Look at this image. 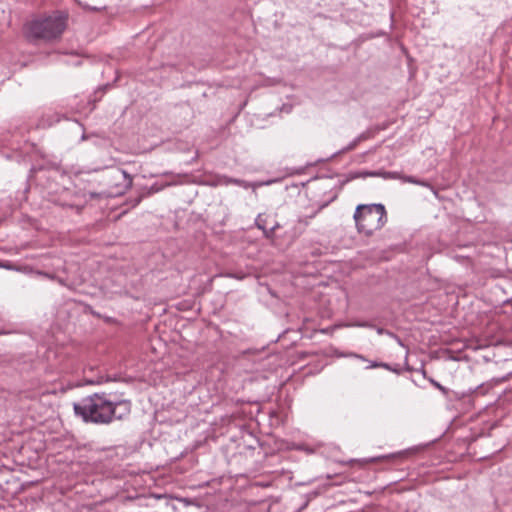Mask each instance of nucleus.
Returning a JSON list of instances; mask_svg holds the SVG:
<instances>
[{"mask_svg":"<svg viewBox=\"0 0 512 512\" xmlns=\"http://www.w3.org/2000/svg\"><path fill=\"white\" fill-rule=\"evenodd\" d=\"M74 411L85 422L109 424L127 417L131 403L128 400L113 401L106 393H94L74 403Z\"/></svg>","mask_w":512,"mask_h":512,"instance_id":"1","label":"nucleus"},{"mask_svg":"<svg viewBox=\"0 0 512 512\" xmlns=\"http://www.w3.org/2000/svg\"><path fill=\"white\" fill-rule=\"evenodd\" d=\"M353 217L358 231L371 235L384 226L386 211L382 204H362L357 206Z\"/></svg>","mask_w":512,"mask_h":512,"instance_id":"2","label":"nucleus"},{"mask_svg":"<svg viewBox=\"0 0 512 512\" xmlns=\"http://www.w3.org/2000/svg\"><path fill=\"white\" fill-rule=\"evenodd\" d=\"M66 25L67 16L61 13H56L39 22L34 20V39H56L64 32Z\"/></svg>","mask_w":512,"mask_h":512,"instance_id":"3","label":"nucleus"},{"mask_svg":"<svg viewBox=\"0 0 512 512\" xmlns=\"http://www.w3.org/2000/svg\"><path fill=\"white\" fill-rule=\"evenodd\" d=\"M115 381V378L104 375L96 371L95 367L89 366L84 369V382L88 385H101L107 382Z\"/></svg>","mask_w":512,"mask_h":512,"instance_id":"4","label":"nucleus"},{"mask_svg":"<svg viewBox=\"0 0 512 512\" xmlns=\"http://www.w3.org/2000/svg\"><path fill=\"white\" fill-rule=\"evenodd\" d=\"M274 182H276V180H268V181L250 183V182H247V181H244L241 179L230 178L227 176H222L217 179L218 185L235 184V185L243 187L244 189L253 188V190H255L256 188L261 187V186L270 185Z\"/></svg>","mask_w":512,"mask_h":512,"instance_id":"5","label":"nucleus"},{"mask_svg":"<svg viewBox=\"0 0 512 512\" xmlns=\"http://www.w3.org/2000/svg\"><path fill=\"white\" fill-rule=\"evenodd\" d=\"M61 120V116L52 109H44L38 112V128H49Z\"/></svg>","mask_w":512,"mask_h":512,"instance_id":"6","label":"nucleus"},{"mask_svg":"<svg viewBox=\"0 0 512 512\" xmlns=\"http://www.w3.org/2000/svg\"><path fill=\"white\" fill-rule=\"evenodd\" d=\"M363 176H381L384 179H400L401 175L398 172H365L362 174Z\"/></svg>","mask_w":512,"mask_h":512,"instance_id":"7","label":"nucleus"},{"mask_svg":"<svg viewBox=\"0 0 512 512\" xmlns=\"http://www.w3.org/2000/svg\"><path fill=\"white\" fill-rule=\"evenodd\" d=\"M364 139H366L365 134L359 135L357 138H355L353 141H351L346 147H344L342 150H340L337 154L345 153V152L355 149L356 146Z\"/></svg>","mask_w":512,"mask_h":512,"instance_id":"8","label":"nucleus"},{"mask_svg":"<svg viewBox=\"0 0 512 512\" xmlns=\"http://www.w3.org/2000/svg\"><path fill=\"white\" fill-rule=\"evenodd\" d=\"M0 267L5 268V269H15V270H18V271H22L24 273H29L30 272V269L27 266H25V267H18V266L13 265L9 261H3V262L0 261Z\"/></svg>","mask_w":512,"mask_h":512,"instance_id":"9","label":"nucleus"},{"mask_svg":"<svg viewBox=\"0 0 512 512\" xmlns=\"http://www.w3.org/2000/svg\"><path fill=\"white\" fill-rule=\"evenodd\" d=\"M256 226L264 232L266 237H270V235L274 231V228L270 229L269 231L265 228V224L264 221L262 220L261 215H259L256 219Z\"/></svg>","mask_w":512,"mask_h":512,"instance_id":"10","label":"nucleus"},{"mask_svg":"<svg viewBox=\"0 0 512 512\" xmlns=\"http://www.w3.org/2000/svg\"><path fill=\"white\" fill-rule=\"evenodd\" d=\"M409 452L407 450L399 451L396 453H391L388 455H384L379 457L378 459H402L404 458Z\"/></svg>","mask_w":512,"mask_h":512,"instance_id":"11","label":"nucleus"},{"mask_svg":"<svg viewBox=\"0 0 512 512\" xmlns=\"http://www.w3.org/2000/svg\"><path fill=\"white\" fill-rule=\"evenodd\" d=\"M400 179H402L405 182L412 183V184L423 185V186L425 185L423 182L415 179L412 176H401Z\"/></svg>","mask_w":512,"mask_h":512,"instance_id":"12","label":"nucleus"},{"mask_svg":"<svg viewBox=\"0 0 512 512\" xmlns=\"http://www.w3.org/2000/svg\"><path fill=\"white\" fill-rule=\"evenodd\" d=\"M340 356H342V357H353V358H356V359H360L362 361H366V359H365V357L363 355L356 354V353L341 354Z\"/></svg>","mask_w":512,"mask_h":512,"instance_id":"13","label":"nucleus"},{"mask_svg":"<svg viewBox=\"0 0 512 512\" xmlns=\"http://www.w3.org/2000/svg\"><path fill=\"white\" fill-rule=\"evenodd\" d=\"M377 367H383V368H386V369L389 368L388 364H386V363H378V362H371L370 365L367 368L369 369V368H377Z\"/></svg>","mask_w":512,"mask_h":512,"instance_id":"14","label":"nucleus"},{"mask_svg":"<svg viewBox=\"0 0 512 512\" xmlns=\"http://www.w3.org/2000/svg\"><path fill=\"white\" fill-rule=\"evenodd\" d=\"M349 326H356V327H369V328H373L374 326L372 324H370L369 322H356V323H353V324H350Z\"/></svg>","mask_w":512,"mask_h":512,"instance_id":"15","label":"nucleus"},{"mask_svg":"<svg viewBox=\"0 0 512 512\" xmlns=\"http://www.w3.org/2000/svg\"><path fill=\"white\" fill-rule=\"evenodd\" d=\"M385 335H388V337L395 339L399 345H401V346L403 345L401 339L398 336H396L394 333L386 330Z\"/></svg>","mask_w":512,"mask_h":512,"instance_id":"16","label":"nucleus"},{"mask_svg":"<svg viewBox=\"0 0 512 512\" xmlns=\"http://www.w3.org/2000/svg\"><path fill=\"white\" fill-rule=\"evenodd\" d=\"M385 331H386V330H385V329H383V328H379V327H378V328H376V332H377L379 335H383V334H385Z\"/></svg>","mask_w":512,"mask_h":512,"instance_id":"17","label":"nucleus"},{"mask_svg":"<svg viewBox=\"0 0 512 512\" xmlns=\"http://www.w3.org/2000/svg\"><path fill=\"white\" fill-rule=\"evenodd\" d=\"M34 274L46 275V276L52 277L50 274H48V273H42L41 271H35V270H34Z\"/></svg>","mask_w":512,"mask_h":512,"instance_id":"18","label":"nucleus"},{"mask_svg":"<svg viewBox=\"0 0 512 512\" xmlns=\"http://www.w3.org/2000/svg\"><path fill=\"white\" fill-rule=\"evenodd\" d=\"M300 449H303V450L307 451L308 453H312L313 452V450L309 449V448L301 447Z\"/></svg>","mask_w":512,"mask_h":512,"instance_id":"19","label":"nucleus"},{"mask_svg":"<svg viewBox=\"0 0 512 512\" xmlns=\"http://www.w3.org/2000/svg\"><path fill=\"white\" fill-rule=\"evenodd\" d=\"M59 282H60L62 285L68 286V284H66V283L64 282V280H63V279H61V278H59Z\"/></svg>","mask_w":512,"mask_h":512,"instance_id":"20","label":"nucleus"},{"mask_svg":"<svg viewBox=\"0 0 512 512\" xmlns=\"http://www.w3.org/2000/svg\"><path fill=\"white\" fill-rule=\"evenodd\" d=\"M117 172H118V173H121V174H123L124 176H126V173H125V171H120V170H118Z\"/></svg>","mask_w":512,"mask_h":512,"instance_id":"21","label":"nucleus"},{"mask_svg":"<svg viewBox=\"0 0 512 512\" xmlns=\"http://www.w3.org/2000/svg\"><path fill=\"white\" fill-rule=\"evenodd\" d=\"M81 139H82V140H85V139H86V136L83 134Z\"/></svg>","mask_w":512,"mask_h":512,"instance_id":"22","label":"nucleus"},{"mask_svg":"<svg viewBox=\"0 0 512 512\" xmlns=\"http://www.w3.org/2000/svg\"><path fill=\"white\" fill-rule=\"evenodd\" d=\"M100 169H101V168H100V167H98V168H94L93 170H94V171H98V170H100Z\"/></svg>","mask_w":512,"mask_h":512,"instance_id":"23","label":"nucleus"}]
</instances>
